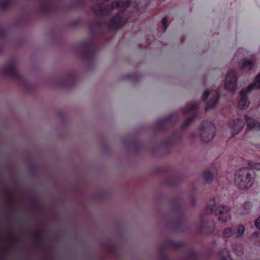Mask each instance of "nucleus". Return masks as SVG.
I'll use <instances>...</instances> for the list:
<instances>
[{
    "label": "nucleus",
    "instance_id": "nucleus-12",
    "mask_svg": "<svg viewBox=\"0 0 260 260\" xmlns=\"http://www.w3.org/2000/svg\"><path fill=\"white\" fill-rule=\"evenodd\" d=\"M197 105L194 104H190L187 106V107L183 110V114L184 115L190 114L193 116L194 114V110Z\"/></svg>",
    "mask_w": 260,
    "mask_h": 260
},
{
    "label": "nucleus",
    "instance_id": "nucleus-15",
    "mask_svg": "<svg viewBox=\"0 0 260 260\" xmlns=\"http://www.w3.org/2000/svg\"><path fill=\"white\" fill-rule=\"evenodd\" d=\"M234 234L232 230L230 228L225 229L223 232V235L225 237H230L231 236Z\"/></svg>",
    "mask_w": 260,
    "mask_h": 260
},
{
    "label": "nucleus",
    "instance_id": "nucleus-11",
    "mask_svg": "<svg viewBox=\"0 0 260 260\" xmlns=\"http://www.w3.org/2000/svg\"><path fill=\"white\" fill-rule=\"evenodd\" d=\"M254 61L255 59L253 57L245 59L242 64V68L244 69L250 70L252 68Z\"/></svg>",
    "mask_w": 260,
    "mask_h": 260
},
{
    "label": "nucleus",
    "instance_id": "nucleus-8",
    "mask_svg": "<svg viewBox=\"0 0 260 260\" xmlns=\"http://www.w3.org/2000/svg\"><path fill=\"white\" fill-rule=\"evenodd\" d=\"M120 12L116 16H115L111 21L112 26L114 28H119L123 23L127 20L125 18Z\"/></svg>",
    "mask_w": 260,
    "mask_h": 260
},
{
    "label": "nucleus",
    "instance_id": "nucleus-9",
    "mask_svg": "<svg viewBox=\"0 0 260 260\" xmlns=\"http://www.w3.org/2000/svg\"><path fill=\"white\" fill-rule=\"evenodd\" d=\"M245 120L249 130H260V123L250 117L245 116Z\"/></svg>",
    "mask_w": 260,
    "mask_h": 260
},
{
    "label": "nucleus",
    "instance_id": "nucleus-17",
    "mask_svg": "<svg viewBox=\"0 0 260 260\" xmlns=\"http://www.w3.org/2000/svg\"><path fill=\"white\" fill-rule=\"evenodd\" d=\"M250 166L252 168L254 169H256V170L260 169V164L259 163H256V162L252 163L250 165Z\"/></svg>",
    "mask_w": 260,
    "mask_h": 260
},
{
    "label": "nucleus",
    "instance_id": "nucleus-13",
    "mask_svg": "<svg viewBox=\"0 0 260 260\" xmlns=\"http://www.w3.org/2000/svg\"><path fill=\"white\" fill-rule=\"evenodd\" d=\"M203 177L206 182H210L212 180L213 175L210 171L207 170L204 173Z\"/></svg>",
    "mask_w": 260,
    "mask_h": 260
},
{
    "label": "nucleus",
    "instance_id": "nucleus-19",
    "mask_svg": "<svg viewBox=\"0 0 260 260\" xmlns=\"http://www.w3.org/2000/svg\"><path fill=\"white\" fill-rule=\"evenodd\" d=\"M193 119V116H192L190 119H188L184 123V126H187L189 123Z\"/></svg>",
    "mask_w": 260,
    "mask_h": 260
},
{
    "label": "nucleus",
    "instance_id": "nucleus-6",
    "mask_svg": "<svg viewBox=\"0 0 260 260\" xmlns=\"http://www.w3.org/2000/svg\"><path fill=\"white\" fill-rule=\"evenodd\" d=\"M210 94L212 95V99L206 106V111L210 108H214L218 102L219 94L218 93L215 91H210L209 90L205 91L203 95V100H205Z\"/></svg>",
    "mask_w": 260,
    "mask_h": 260
},
{
    "label": "nucleus",
    "instance_id": "nucleus-3",
    "mask_svg": "<svg viewBox=\"0 0 260 260\" xmlns=\"http://www.w3.org/2000/svg\"><path fill=\"white\" fill-rule=\"evenodd\" d=\"M201 131L202 140L205 142H207L213 138L215 127L213 123L206 122L203 123Z\"/></svg>",
    "mask_w": 260,
    "mask_h": 260
},
{
    "label": "nucleus",
    "instance_id": "nucleus-16",
    "mask_svg": "<svg viewBox=\"0 0 260 260\" xmlns=\"http://www.w3.org/2000/svg\"><path fill=\"white\" fill-rule=\"evenodd\" d=\"M167 19L166 18H163V19L161 20V23L164 31H165L167 28L168 26L167 25Z\"/></svg>",
    "mask_w": 260,
    "mask_h": 260
},
{
    "label": "nucleus",
    "instance_id": "nucleus-21",
    "mask_svg": "<svg viewBox=\"0 0 260 260\" xmlns=\"http://www.w3.org/2000/svg\"><path fill=\"white\" fill-rule=\"evenodd\" d=\"M233 250L235 251H237V249L236 248V247H233Z\"/></svg>",
    "mask_w": 260,
    "mask_h": 260
},
{
    "label": "nucleus",
    "instance_id": "nucleus-5",
    "mask_svg": "<svg viewBox=\"0 0 260 260\" xmlns=\"http://www.w3.org/2000/svg\"><path fill=\"white\" fill-rule=\"evenodd\" d=\"M237 77L234 70H231L225 77L224 88L230 91H234L236 87Z\"/></svg>",
    "mask_w": 260,
    "mask_h": 260
},
{
    "label": "nucleus",
    "instance_id": "nucleus-1",
    "mask_svg": "<svg viewBox=\"0 0 260 260\" xmlns=\"http://www.w3.org/2000/svg\"><path fill=\"white\" fill-rule=\"evenodd\" d=\"M235 182L240 189L251 187L253 182V178L251 176L249 169L246 168L240 169L236 174Z\"/></svg>",
    "mask_w": 260,
    "mask_h": 260
},
{
    "label": "nucleus",
    "instance_id": "nucleus-4",
    "mask_svg": "<svg viewBox=\"0 0 260 260\" xmlns=\"http://www.w3.org/2000/svg\"><path fill=\"white\" fill-rule=\"evenodd\" d=\"M210 207V210L211 211H214L216 214H218V219L219 220L222 221H226L230 218V215L228 213L229 211V208L227 206H219L216 207L215 205L208 206Z\"/></svg>",
    "mask_w": 260,
    "mask_h": 260
},
{
    "label": "nucleus",
    "instance_id": "nucleus-20",
    "mask_svg": "<svg viewBox=\"0 0 260 260\" xmlns=\"http://www.w3.org/2000/svg\"><path fill=\"white\" fill-rule=\"evenodd\" d=\"M243 206L245 208H247L250 206V203L249 202H245Z\"/></svg>",
    "mask_w": 260,
    "mask_h": 260
},
{
    "label": "nucleus",
    "instance_id": "nucleus-10",
    "mask_svg": "<svg viewBox=\"0 0 260 260\" xmlns=\"http://www.w3.org/2000/svg\"><path fill=\"white\" fill-rule=\"evenodd\" d=\"M129 5V2L128 0H120L115 2L112 7V9L108 12L113 10L114 9H117L120 10H123L125 8L128 7Z\"/></svg>",
    "mask_w": 260,
    "mask_h": 260
},
{
    "label": "nucleus",
    "instance_id": "nucleus-14",
    "mask_svg": "<svg viewBox=\"0 0 260 260\" xmlns=\"http://www.w3.org/2000/svg\"><path fill=\"white\" fill-rule=\"evenodd\" d=\"M244 231V227L243 225H240L238 226L237 232L234 233V234H235L236 237H239L243 234Z\"/></svg>",
    "mask_w": 260,
    "mask_h": 260
},
{
    "label": "nucleus",
    "instance_id": "nucleus-7",
    "mask_svg": "<svg viewBox=\"0 0 260 260\" xmlns=\"http://www.w3.org/2000/svg\"><path fill=\"white\" fill-rule=\"evenodd\" d=\"M243 126V122L240 119L231 122L230 123V128L232 133V136H233L241 131Z\"/></svg>",
    "mask_w": 260,
    "mask_h": 260
},
{
    "label": "nucleus",
    "instance_id": "nucleus-2",
    "mask_svg": "<svg viewBox=\"0 0 260 260\" xmlns=\"http://www.w3.org/2000/svg\"><path fill=\"white\" fill-rule=\"evenodd\" d=\"M260 88V74L255 78L253 82L250 84L246 89H244L240 93L241 99L239 102L238 107L241 110L246 109L249 105L246 94L252 89H258Z\"/></svg>",
    "mask_w": 260,
    "mask_h": 260
},
{
    "label": "nucleus",
    "instance_id": "nucleus-18",
    "mask_svg": "<svg viewBox=\"0 0 260 260\" xmlns=\"http://www.w3.org/2000/svg\"><path fill=\"white\" fill-rule=\"evenodd\" d=\"M255 225L257 229L260 230V216L255 220Z\"/></svg>",
    "mask_w": 260,
    "mask_h": 260
}]
</instances>
